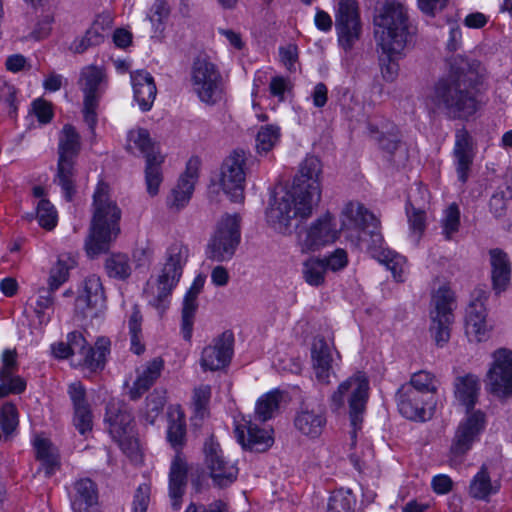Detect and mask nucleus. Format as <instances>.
Instances as JSON below:
<instances>
[{"mask_svg": "<svg viewBox=\"0 0 512 512\" xmlns=\"http://www.w3.org/2000/svg\"><path fill=\"white\" fill-rule=\"evenodd\" d=\"M499 489V483L491 480L487 467L483 465L470 481L468 493L476 500L487 501Z\"/></svg>", "mask_w": 512, "mask_h": 512, "instance_id": "36", "label": "nucleus"}, {"mask_svg": "<svg viewBox=\"0 0 512 512\" xmlns=\"http://www.w3.org/2000/svg\"><path fill=\"white\" fill-rule=\"evenodd\" d=\"M455 396L466 407L467 416L459 423L449 450L450 466L462 464L465 455L479 439L485 428V414L473 410L480 390V381L476 375L467 374L455 379Z\"/></svg>", "mask_w": 512, "mask_h": 512, "instance_id": "4", "label": "nucleus"}, {"mask_svg": "<svg viewBox=\"0 0 512 512\" xmlns=\"http://www.w3.org/2000/svg\"><path fill=\"white\" fill-rule=\"evenodd\" d=\"M280 127L274 124L261 126L256 135V150L258 154H267L280 141Z\"/></svg>", "mask_w": 512, "mask_h": 512, "instance_id": "45", "label": "nucleus"}, {"mask_svg": "<svg viewBox=\"0 0 512 512\" xmlns=\"http://www.w3.org/2000/svg\"><path fill=\"white\" fill-rule=\"evenodd\" d=\"M322 165L315 156L300 164L290 189L276 196L266 211L267 222L277 232H291L294 219H306L321 200Z\"/></svg>", "mask_w": 512, "mask_h": 512, "instance_id": "2", "label": "nucleus"}, {"mask_svg": "<svg viewBox=\"0 0 512 512\" xmlns=\"http://www.w3.org/2000/svg\"><path fill=\"white\" fill-rule=\"evenodd\" d=\"M54 292L55 291H50V288L39 289V297L36 301L34 310L41 324L48 323L50 320V316L46 314V310L51 309L53 306Z\"/></svg>", "mask_w": 512, "mask_h": 512, "instance_id": "55", "label": "nucleus"}, {"mask_svg": "<svg viewBox=\"0 0 512 512\" xmlns=\"http://www.w3.org/2000/svg\"><path fill=\"white\" fill-rule=\"evenodd\" d=\"M369 133L370 137L378 143L379 147L389 154H393L400 145L399 130L392 123L387 122L382 126L381 130L377 126L369 125Z\"/></svg>", "mask_w": 512, "mask_h": 512, "instance_id": "40", "label": "nucleus"}, {"mask_svg": "<svg viewBox=\"0 0 512 512\" xmlns=\"http://www.w3.org/2000/svg\"><path fill=\"white\" fill-rule=\"evenodd\" d=\"M75 163L76 159L58 158L54 182L61 187L67 201H71L75 194Z\"/></svg>", "mask_w": 512, "mask_h": 512, "instance_id": "37", "label": "nucleus"}, {"mask_svg": "<svg viewBox=\"0 0 512 512\" xmlns=\"http://www.w3.org/2000/svg\"><path fill=\"white\" fill-rule=\"evenodd\" d=\"M407 216L411 234L417 242L426 228L425 211L411 206V208H407Z\"/></svg>", "mask_w": 512, "mask_h": 512, "instance_id": "58", "label": "nucleus"}, {"mask_svg": "<svg viewBox=\"0 0 512 512\" xmlns=\"http://www.w3.org/2000/svg\"><path fill=\"white\" fill-rule=\"evenodd\" d=\"M356 499L350 490L334 491L329 497L328 512H353Z\"/></svg>", "mask_w": 512, "mask_h": 512, "instance_id": "51", "label": "nucleus"}, {"mask_svg": "<svg viewBox=\"0 0 512 512\" xmlns=\"http://www.w3.org/2000/svg\"><path fill=\"white\" fill-rule=\"evenodd\" d=\"M39 225L46 230H52L57 224V211L47 199H41L37 204Z\"/></svg>", "mask_w": 512, "mask_h": 512, "instance_id": "52", "label": "nucleus"}, {"mask_svg": "<svg viewBox=\"0 0 512 512\" xmlns=\"http://www.w3.org/2000/svg\"><path fill=\"white\" fill-rule=\"evenodd\" d=\"M486 306L481 304L468 305L465 317V329L468 337L481 342L488 337Z\"/></svg>", "mask_w": 512, "mask_h": 512, "instance_id": "33", "label": "nucleus"}, {"mask_svg": "<svg viewBox=\"0 0 512 512\" xmlns=\"http://www.w3.org/2000/svg\"><path fill=\"white\" fill-rule=\"evenodd\" d=\"M167 440L176 454L171 462L168 479V497L171 507L179 510L186 492L188 464L181 449L186 443V423L181 417L172 420L167 430Z\"/></svg>", "mask_w": 512, "mask_h": 512, "instance_id": "6", "label": "nucleus"}, {"mask_svg": "<svg viewBox=\"0 0 512 512\" xmlns=\"http://www.w3.org/2000/svg\"><path fill=\"white\" fill-rule=\"evenodd\" d=\"M280 399L281 394L277 390L262 395L256 403V418L262 422L271 419L274 412L279 408Z\"/></svg>", "mask_w": 512, "mask_h": 512, "instance_id": "48", "label": "nucleus"}, {"mask_svg": "<svg viewBox=\"0 0 512 512\" xmlns=\"http://www.w3.org/2000/svg\"><path fill=\"white\" fill-rule=\"evenodd\" d=\"M235 434L242 447L249 451L265 452L274 442L270 430L260 428L251 420H244L237 425Z\"/></svg>", "mask_w": 512, "mask_h": 512, "instance_id": "25", "label": "nucleus"}, {"mask_svg": "<svg viewBox=\"0 0 512 512\" xmlns=\"http://www.w3.org/2000/svg\"><path fill=\"white\" fill-rule=\"evenodd\" d=\"M105 271L110 278L126 280L132 273L130 259L126 254H112L105 260Z\"/></svg>", "mask_w": 512, "mask_h": 512, "instance_id": "44", "label": "nucleus"}, {"mask_svg": "<svg viewBox=\"0 0 512 512\" xmlns=\"http://www.w3.org/2000/svg\"><path fill=\"white\" fill-rule=\"evenodd\" d=\"M453 156L458 180L465 184L470 175L474 153L472 138L464 128L458 129L455 133Z\"/></svg>", "mask_w": 512, "mask_h": 512, "instance_id": "27", "label": "nucleus"}, {"mask_svg": "<svg viewBox=\"0 0 512 512\" xmlns=\"http://www.w3.org/2000/svg\"><path fill=\"white\" fill-rule=\"evenodd\" d=\"M211 398V387L200 385L194 389L193 405L195 413L201 418L204 417Z\"/></svg>", "mask_w": 512, "mask_h": 512, "instance_id": "61", "label": "nucleus"}, {"mask_svg": "<svg viewBox=\"0 0 512 512\" xmlns=\"http://www.w3.org/2000/svg\"><path fill=\"white\" fill-rule=\"evenodd\" d=\"M454 304L455 295L448 286L439 287L432 296L430 333L439 347H443L450 339V327L454 321Z\"/></svg>", "mask_w": 512, "mask_h": 512, "instance_id": "12", "label": "nucleus"}, {"mask_svg": "<svg viewBox=\"0 0 512 512\" xmlns=\"http://www.w3.org/2000/svg\"><path fill=\"white\" fill-rule=\"evenodd\" d=\"M0 398L7 395L20 394L26 388V382L20 376H13V373H8L6 377L0 379Z\"/></svg>", "mask_w": 512, "mask_h": 512, "instance_id": "60", "label": "nucleus"}, {"mask_svg": "<svg viewBox=\"0 0 512 512\" xmlns=\"http://www.w3.org/2000/svg\"><path fill=\"white\" fill-rule=\"evenodd\" d=\"M166 403L164 391L154 390L146 398L145 418L150 424H153L155 418L162 412Z\"/></svg>", "mask_w": 512, "mask_h": 512, "instance_id": "53", "label": "nucleus"}, {"mask_svg": "<svg viewBox=\"0 0 512 512\" xmlns=\"http://www.w3.org/2000/svg\"><path fill=\"white\" fill-rule=\"evenodd\" d=\"M333 217L327 213L315 220L308 228L299 231L298 243L302 252L317 251L338 238Z\"/></svg>", "mask_w": 512, "mask_h": 512, "instance_id": "19", "label": "nucleus"}, {"mask_svg": "<svg viewBox=\"0 0 512 512\" xmlns=\"http://www.w3.org/2000/svg\"><path fill=\"white\" fill-rule=\"evenodd\" d=\"M109 346L108 339L99 338L94 347L88 345L84 353L79 356L78 363L91 371L103 369L106 355L109 353Z\"/></svg>", "mask_w": 512, "mask_h": 512, "instance_id": "38", "label": "nucleus"}, {"mask_svg": "<svg viewBox=\"0 0 512 512\" xmlns=\"http://www.w3.org/2000/svg\"><path fill=\"white\" fill-rule=\"evenodd\" d=\"M81 150V138L75 127L65 124L59 133L58 158L77 159Z\"/></svg>", "mask_w": 512, "mask_h": 512, "instance_id": "39", "label": "nucleus"}, {"mask_svg": "<svg viewBox=\"0 0 512 512\" xmlns=\"http://www.w3.org/2000/svg\"><path fill=\"white\" fill-rule=\"evenodd\" d=\"M373 24L376 42L382 51L379 59L382 77L393 82L399 73V65L393 55L404 49L409 37L407 11L401 3L386 0L375 9Z\"/></svg>", "mask_w": 512, "mask_h": 512, "instance_id": "3", "label": "nucleus"}, {"mask_svg": "<svg viewBox=\"0 0 512 512\" xmlns=\"http://www.w3.org/2000/svg\"><path fill=\"white\" fill-rule=\"evenodd\" d=\"M246 160L243 150H235L222 164L220 185L232 202L244 200Z\"/></svg>", "mask_w": 512, "mask_h": 512, "instance_id": "17", "label": "nucleus"}, {"mask_svg": "<svg viewBox=\"0 0 512 512\" xmlns=\"http://www.w3.org/2000/svg\"><path fill=\"white\" fill-rule=\"evenodd\" d=\"M483 71L479 61L455 56L449 74L435 83L428 98L430 103L450 119H469L480 108L478 92Z\"/></svg>", "mask_w": 512, "mask_h": 512, "instance_id": "1", "label": "nucleus"}, {"mask_svg": "<svg viewBox=\"0 0 512 512\" xmlns=\"http://www.w3.org/2000/svg\"><path fill=\"white\" fill-rule=\"evenodd\" d=\"M164 161V157H156L154 160L146 161L145 167V182L147 192L150 196H155L159 192L160 184L163 181V175L161 170V164Z\"/></svg>", "mask_w": 512, "mask_h": 512, "instance_id": "50", "label": "nucleus"}, {"mask_svg": "<svg viewBox=\"0 0 512 512\" xmlns=\"http://www.w3.org/2000/svg\"><path fill=\"white\" fill-rule=\"evenodd\" d=\"M142 314L139 306L134 304L128 319L129 335L131 340V350L140 355L144 352L145 346L142 342Z\"/></svg>", "mask_w": 512, "mask_h": 512, "instance_id": "46", "label": "nucleus"}, {"mask_svg": "<svg viewBox=\"0 0 512 512\" xmlns=\"http://www.w3.org/2000/svg\"><path fill=\"white\" fill-rule=\"evenodd\" d=\"M93 215L90 232L85 242L89 256L94 257L108 250L120 232L121 210L110 198L109 186L100 181L93 194Z\"/></svg>", "mask_w": 512, "mask_h": 512, "instance_id": "5", "label": "nucleus"}, {"mask_svg": "<svg viewBox=\"0 0 512 512\" xmlns=\"http://www.w3.org/2000/svg\"><path fill=\"white\" fill-rule=\"evenodd\" d=\"M170 14V7L165 0H155L149 19L156 31L164 29V23Z\"/></svg>", "mask_w": 512, "mask_h": 512, "instance_id": "59", "label": "nucleus"}, {"mask_svg": "<svg viewBox=\"0 0 512 512\" xmlns=\"http://www.w3.org/2000/svg\"><path fill=\"white\" fill-rule=\"evenodd\" d=\"M205 283V277L198 275L183 299L182 307V333L183 338L189 341L192 337L195 312L198 308L197 298L202 291Z\"/></svg>", "mask_w": 512, "mask_h": 512, "instance_id": "31", "label": "nucleus"}, {"mask_svg": "<svg viewBox=\"0 0 512 512\" xmlns=\"http://www.w3.org/2000/svg\"><path fill=\"white\" fill-rule=\"evenodd\" d=\"M369 397V381L365 374L358 372L343 381L331 396V407L338 410L344 407L345 399L349 404V415L353 431L352 445L356 442V432L362 423V415Z\"/></svg>", "mask_w": 512, "mask_h": 512, "instance_id": "9", "label": "nucleus"}, {"mask_svg": "<svg viewBox=\"0 0 512 512\" xmlns=\"http://www.w3.org/2000/svg\"><path fill=\"white\" fill-rule=\"evenodd\" d=\"M322 260L326 269L334 272L344 269L348 264L347 252L340 248L336 249L331 255Z\"/></svg>", "mask_w": 512, "mask_h": 512, "instance_id": "62", "label": "nucleus"}, {"mask_svg": "<svg viewBox=\"0 0 512 512\" xmlns=\"http://www.w3.org/2000/svg\"><path fill=\"white\" fill-rule=\"evenodd\" d=\"M240 222L239 214H225L222 216L207 245L206 255L208 259L217 262L232 259L241 241Z\"/></svg>", "mask_w": 512, "mask_h": 512, "instance_id": "11", "label": "nucleus"}, {"mask_svg": "<svg viewBox=\"0 0 512 512\" xmlns=\"http://www.w3.org/2000/svg\"><path fill=\"white\" fill-rule=\"evenodd\" d=\"M18 412L11 403H6L1 408L0 425L6 436L11 435L18 426Z\"/></svg>", "mask_w": 512, "mask_h": 512, "instance_id": "56", "label": "nucleus"}, {"mask_svg": "<svg viewBox=\"0 0 512 512\" xmlns=\"http://www.w3.org/2000/svg\"><path fill=\"white\" fill-rule=\"evenodd\" d=\"M441 223L446 239H451L452 235L458 231L460 226V210L455 203L450 204L444 211Z\"/></svg>", "mask_w": 512, "mask_h": 512, "instance_id": "54", "label": "nucleus"}, {"mask_svg": "<svg viewBox=\"0 0 512 512\" xmlns=\"http://www.w3.org/2000/svg\"><path fill=\"white\" fill-rule=\"evenodd\" d=\"M377 260L391 271L397 282L404 281L406 259L395 251L388 250L377 254Z\"/></svg>", "mask_w": 512, "mask_h": 512, "instance_id": "49", "label": "nucleus"}, {"mask_svg": "<svg viewBox=\"0 0 512 512\" xmlns=\"http://www.w3.org/2000/svg\"><path fill=\"white\" fill-rule=\"evenodd\" d=\"M67 393L73 406V425L81 435L93 428V414L86 398V389L80 381L69 384Z\"/></svg>", "mask_w": 512, "mask_h": 512, "instance_id": "22", "label": "nucleus"}, {"mask_svg": "<svg viewBox=\"0 0 512 512\" xmlns=\"http://www.w3.org/2000/svg\"><path fill=\"white\" fill-rule=\"evenodd\" d=\"M189 257V249L181 241H174L166 250L165 263L158 277L157 293L150 304L160 314H163L169 305V296L179 282L183 268Z\"/></svg>", "mask_w": 512, "mask_h": 512, "instance_id": "8", "label": "nucleus"}, {"mask_svg": "<svg viewBox=\"0 0 512 512\" xmlns=\"http://www.w3.org/2000/svg\"><path fill=\"white\" fill-rule=\"evenodd\" d=\"M76 265V261L68 254H63L58 257L57 262L50 270L48 278V288L50 291H56L62 286L69 278V271Z\"/></svg>", "mask_w": 512, "mask_h": 512, "instance_id": "43", "label": "nucleus"}, {"mask_svg": "<svg viewBox=\"0 0 512 512\" xmlns=\"http://www.w3.org/2000/svg\"><path fill=\"white\" fill-rule=\"evenodd\" d=\"M185 512H229V507L223 500H215L208 505L191 502Z\"/></svg>", "mask_w": 512, "mask_h": 512, "instance_id": "64", "label": "nucleus"}, {"mask_svg": "<svg viewBox=\"0 0 512 512\" xmlns=\"http://www.w3.org/2000/svg\"><path fill=\"white\" fill-rule=\"evenodd\" d=\"M73 512H100L97 485L89 478L77 480L70 494Z\"/></svg>", "mask_w": 512, "mask_h": 512, "instance_id": "28", "label": "nucleus"}, {"mask_svg": "<svg viewBox=\"0 0 512 512\" xmlns=\"http://www.w3.org/2000/svg\"><path fill=\"white\" fill-rule=\"evenodd\" d=\"M150 502V488L146 484L139 485L135 491L132 512H146Z\"/></svg>", "mask_w": 512, "mask_h": 512, "instance_id": "63", "label": "nucleus"}, {"mask_svg": "<svg viewBox=\"0 0 512 512\" xmlns=\"http://www.w3.org/2000/svg\"><path fill=\"white\" fill-rule=\"evenodd\" d=\"M486 390L498 397L512 396V350L500 347L491 354V363L485 376Z\"/></svg>", "mask_w": 512, "mask_h": 512, "instance_id": "13", "label": "nucleus"}, {"mask_svg": "<svg viewBox=\"0 0 512 512\" xmlns=\"http://www.w3.org/2000/svg\"><path fill=\"white\" fill-rule=\"evenodd\" d=\"M311 358L316 378L328 384L333 372V346L324 337H315L311 349Z\"/></svg>", "mask_w": 512, "mask_h": 512, "instance_id": "29", "label": "nucleus"}, {"mask_svg": "<svg viewBox=\"0 0 512 512\" xmlns=\"http://www.w3.org/2000/svg\"><path fill=\"white\" fill-rule=\"evenodd\" d=\"M191 82L199 99L214 105L223 100L224 82L217 66L205 55L197 56L191 67Z\"/></svg>", "mask_w": 512, "mask_h": 512, "instance_id": "10", "label": "nucleus"}, {"mask_svg": "<svg viewBox=\"0 0 512 512\" xmlns=\"http://www.w3.org/2000/svg\"><path fill=\"white\" fill-rule=\"evenodd\" d=\"M203 452L205 467L215 487L227 488L237 480L238 467L224 456L220 444L215 441L214 436L205 441Z\"/></svg>", "mask_w": 512, "mask_h": 512, "instance_id": "14", "label": "nucleus"}, {"mask_svg": "<svg viewBox=\"0 0 512 512\" xmlns=\"http://www.w3.org/2000/svg\"><path fill=\"white\" fill-rule=\"evenodd\" d=\"M234 354V334L226 330L203 348L200 366L203 371H219L226 368Z\"/></svg>", "mask_w": 512, "mask_h": 512, "instance_id": "20", "label": "nucleus"}, {"mask_svg": "<svg viewBox=\"0 0 512 512\" xmlns=\"http://www.w3.org/2000/svg\"><path fill=\"white\" fill-rule=\"evenodd\" d=\"M401 387L412 388L418 395L432 401L433 395L437 392L438 381L432 373L422 370L414 373L409 383Z\"/></svg>", "mask_w": 512, "mask_h": 512, "instance_id": "42", "label": "nucleus"}, {"mask_svg": "<svg viewBox=\"0 0 512 512\" xmlns=\"http://www.w3.org/2000/svg\"><path fill=\"white\" fill-rule=\"evenodd\" d=\"M105 303L106 296L100 277L95 274L87 276L76 298V311L83 318H93L105 308Z\"/></svg>", "mask_w": 512, "mask_h": 512, "instance_id": "21", "label": "nucleus"}, {"mask_svg": "<svg viewBox=\"0 0 512 512\" xmlns=\"http://www.w3.org/2000/svg\"><path fill=\"white\" fill-rule=\"evenodd\" d=\"M129 149L136 148L145 157L146 161L154 160L162 155L158 147L151 140L150 134L146 129L138 128L129 132Z\"/></svg>", "mask_w": 512, "mask_h": 512, "instance_id": "41", "label": "nucleus"}, {"mask_svg": "<svg viewBox=\"0 0 512 512\" xmlns=\"http://www.w3.org/2000/svg\"><path fill=\"white\" fill-rule=\"evenodd\" d=\"M342 215V229L355 231L357 242L365 244L372 257L377 259V254L389 250L383 247L384 240L379 231V221L362 204L347 203Z\"/></svg>", "mask_w": 512, "mask_h": 512, "instance_id": "7", "label": "nucleus"}, {"mask_svg": "<svg viewBox=\"0 0 512 512\" xmlns=\"http://www.w3.org/2000/svg\"><path fill=\"white\" fill-rule=\"evenodd\" d=\"M131 81L134 91V99L139 108L149 111L156 98L157 89L152 75L146 71H137L131 74Z\"/></svg>", "mask_w": 512, "mask_h": 512, "instance_id": "32", "label": "nucleus"}, {"mask_svg": "<svg viewBox=\"0 0 512 512\" xmlns=\"http://www.w3.org/2000/svg\"><path fill=\"white\" fill-rule=\"evenodd\" d=\"M327 423L326 408L318 397H306L302 400L294 417L295 428L304 436L318 438Z\"/></svg>", "mask_w": 512, "mask_h": 512, "instance_id": "18", "label": "nucleus"}, {"mask_svg": "<svg viewBox=\"0 0 512 512\" xmlns=\"http://www.w3.org/2000/svg\"><path fill=\"white\" fill-rule=\"evenodd\" d=\"M198 159H190L185 172L180 176L177 185L167 197V205L176 211L184 208L190 201L198 180Z\"/></svg>", "mask_w": 512, "mask_h": 512, "instance_id": "23", "label": "nucleus"}, {"mask_svg": "<svg viewBox=\"0 0 512 512\" xmlns=\"http://www.w3.org/2000/svg\"><path fill=\"white\" fill-rule=\"evenodd\" d=\"M335 29L339 45L351 50L362 31L360 11L356 0H339L335 10Z\"/></svg>", "mask_w": 512, "mask_h": 512, "instance_id": "16", "label": "nucleus"}, {"mask_svg": "<svg viewBox=\"0 0 512 512\" xmlns=\"http://www.w3.org/2000/svg\"><path fill=\"white\" fill-rule=\"evenodd\" d=\"M105 420L109 424V433L117 443L132 437L134 421L126 405L111 402L107 405Z\"/></svg>", "mask_w": 512, "mask_h": 512, "instance_id": "24", "label": "nucleus"}, {"mask_svg": "<svg viewBox=\"0 0 512 512\" xmlns=\"http://www.w3.org/2000/svg\"><path fill=\"white\" fill-rule=\"evenodd\" d=\"M511 205L510 198L506 197L504 191H496L489 201L490 212L497 219L505 218L511 210Z\"/></svg>", "mask_w": 512, "mask_h": 512, "instance_id": "57", "label": "nucleus"}, {"mask_svg": "<svg viewBox=\"0 0 512 512\" xmlns=\"http://www.w3.org/2000/svg\"><path fill=\"white\" fill-rule=\"evenodd\" d=\"M164 367V361L160 357H156L147 362L143 371L139 373L129 391L132 400L140 398L154 382L159 378Z\"/></svg>", "mask_w": 512, "mask_h": 512, "instance_id": "34", "label": "nucleus"}, {"mask_svg": "<svg viewBox=\"0 0 512 512\" xmlns=\"http://www.w3.org/2000/svg\"><path fill=\"white\" fill-rule=\"evenodd\" d=\"M492 289L496 295L506 291L511 279V262L507 253L499 248L489 251Z\"/></svg>", "mask_w": 512, "mask_h": 512, "instance_id": "30", "label": "nucleus"}, {"mask_svg": "<svg viewBox=\"0 0 512 512\" xmlns=\"http://www.w3.org/2000/svg\"><path fill=\"white\" fill-rule=\"evenodd\" d=\"M36 459L41 462L47 477L52 476L60 468V457L57 448L48 440L36 437L33 442Z\"/></svg>", "mask_w": 512, "mask_h": 512, "instance_id": "35", "label": "nucleus"}, {"mask_svg": "<svg viewBox=\"0 0 512 512\" xmlns=\"http://www.w3.org/2000/svg\"><path fill=\"white\" fill-rule=\"evenodd\" d=\"M396 402L400 414L409 420L423 422L430 418L426 410L430 401L412 388L400 387L396 393Z\"/></svg>", "mask_w": 512, "mask_h": 512, "instance_id": "26", "label": "nucleus"}, {"mask_svg": "<svg viewBox=\"0 0 512 512\" xmlns=\"http://www.w3.org/2000/svg\"><path fill=\"white\" fill-rule=\"evenodd\" d=\"M106 81L104 70L90 65L81 70L79 85L84 93V121L94 133L97 124L96 110L103 93V85Z\"/></svg>", "mask_w": 512, "mask_h": 512, "instance_id": "15", "label": "nucleus"}, {"mask_svg": "<svg viewBox=\"0 0 512 512\" xmlns=\"http://www.w3.org/2000/svg\"><path fill=\"white\" fill-rule=\"evenodd\" d=\"M326 271L323 260L319 258L311 257L303 263V278L310 286L318 287L323 285Z\"/></svg>", "mask_w": 512, "mask_h": 512, "instance_id": "47", "label": "nucleus"}]
</instances>
